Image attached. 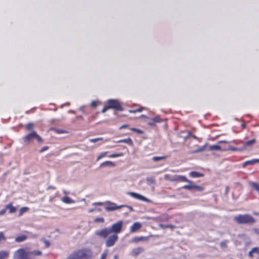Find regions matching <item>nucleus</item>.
<instances>
[{
  "mask_svg": "<svg viewBox=\"0 0 259 259\" xmlns=\"http://www.w3.org/2000/svg\"><path fill=\"white\" fill-rule=\"evenodd\" d=\"M189 175L191 177L194 178L201 177L203 176V174L198 172H197V171H191L189 173Z\"/></svg>",
  "mask_w": 259,
  "mask_h": 259,
  "instance_id": "nucleus-22",
  "label": "nucleus"
},
{
  "mask_svg": "<svg viewBox=\"0 0 259 259\" xmlns=\"http://www.w3.org/2000/svg\"><path fill=\"white\" fill-rule=\"evenodd\" d=\"M10 256V252L8 250L0 251V259H8Z\"/></svg>",
  "mask_w": 259,
  "mask_h": 259,
  "instance_id": "nucleus-17",
  "label": "nucleus"
},
{
  "mask_svg": "<svg viewBox=\"0 0 259 259\" xmlns=\"http://www.w3.org/2000/svg\"><path fill=\"white\" fill-rule=\"evenodd\" d=\"M33 126V124L32 123H28L25 125V127L27 130H30Z\"/></svg>",
  "mask_w": 259,
  "mask_h": 259,
  "instance_id": "nucleus-34",
  "label": "nucleus"
},
{
  "mask_svg": "<svg viewBox=\"0 0 259 259\" xmlns=\"http://www.w3.org/2000/svg\"><path fill=\"white\" fill-rule=\"evenodd\" d=\"M250 185L252 188L259 193V183L252 182Z\"/></svg>",
  "mask_w": 259,
  "mask_h": 259,
  "instance_id": "nucleus-26",
  "label": "nucleus"
},
{
  "mask_svg": "<svg viewBox=\"0 0 259 259\" xmlns=\"http://www.w3.org/2000/svg\"><path fill=\"white\" fill-rule=\"evenodd\" d=\"M167 158L166 156H154L152 158V160L154 161H158L161 160L165 159Z\"/></svg>",
  "mask_w": 259,
  "mask_h": 259,
  "instance_id": "nucleus-25",
  "label": "nucleus"
},
{
  "mask_svg": "<svg viewBox=\"0 0 259 259\" xmlns=\"http://www.w3.org/2000/svg\"><path fill=\"white\" fill-rule=\"evenodd\" d=\"M94 222L96 223H104L105 219L103 218H97L95 220Z\"/></svg>",
  "mask_w": 259,
  "mask_h": 259,
  "instance_id": "nucleus-33",
  "label": "nucleus"
},
{
  "mask_svg": "<svg viewBox=\"0 0 259 259\" xmlns=\"http://www.w3.org/2000/svg\"><path fill=\"white\" fill-rule=\"evenodd\" d=\"M148 240V237H135L131 240V242L133 243H138L142 241H147Z\"/></svg>",
  "mask_w": 259,
  "mask_h": 259,
  "instance_id": "nucleus-11",
  "label": "nucleus"
},
{
  "mask_svg": "<svg viewBox=\"0 0 259 259\" xmlns=\"http://www.w3.org/2000/svg\"><path fill=\"white\" fill-rule=\"evenodd\" d=\"M220 142H221V143H222V142L226 143V141H221Z\"/></svg>",
  "mask_w": 259,
  "mask_h": 259,
  "instance_id": "nucleus-59",
  "label": "nucleus"
},
{
  "mask_svg": "<svg viewBox=\"0 0 259 259\" xmlns=\"http://www.w3.org/2000/svg\"><path fill=\"white\" fill-rule=\"evenodd\" d=\"M145 108L144 107H141L139 108H137L135 110H129L130 113H136V112H140L142 111L144 109H145Z\"/></svg>",
  "mask_w": 259,
  "mask_h": 259,
  "instance_id": "nucleus-27",
  "label": "nucleus"
},
{
  "mask_svg": "<svg viewBox=\"0 0 259 259\" xmlns=\"http://www.w3.org/2000/svg\"><path fill=\"white\" fill-rule=\"evenodd\" d=\"M128 127V124H123L120 127H119V129L120 130H121V129H123V128H127Z\"/></svg>",
  "mask_w": 259,
  "mask_h": 259,
  "instance_id": "nucleus-50",
  "label": "nucleus"
},
{
  "mask_svg": "<svg viewBox=\"0 0 259 259\" xmlns=\"http://www.w3.org/2000/svg\"><path fill=\"white\" fill-rule=\"evenodd\" d=\"M190 185H187L184 186L182 188L186 190H191L192 189H195L198 191H202L204 190V188L202 186L193 185L192 184H190Z\"/></svg>",
  "mask_w": 259,
  "mask_h": 259,
  "instance_id": "nucleus-9",
  "label": "nucleus"
},
{
  "mask_svg": "<svg viewBox=\"0 0 259 259\" xmlns=\"http://www.w3.org/2000/svg\"><path fill=\"white\" fill-rule=\"evenodd\" d=\"M106 206L105 209L107 211H113L122 208L124 206L117 205L116 203L107 201L105 203Z\"/></svg>",
  "mask_w": 259,
  "mask_h": 259,
  "instance_id": "nucleus-7",
  "label": "nucleus"
},
{
  "mask_svg": "<svg viewBox=\"0 0 259 259\" xmlns=\"http://www.w3.org/2000/svg\"><path fill=\"white\" fill-rule=\"evenodd\" d=\"M5 206L6 209L9 210V212L10 213H14L17 211V208L13 205V203L12 202L6 205Z\"/></svg>",
  "mask_w": 259,
  "mask_h": 259,
  "instance_id": "nucleus-15",
  "label": "nucleus"
},
{
  "mask_svg": "<svg viewBox=\"0 0 259 259\" xmlns=\"http://www.w3.org/2000/svg\"><path fill=\"white\" fill-rule=\"evenodd\" d=\"M207 143H206L203 146H200L197 149L192 151V153H197L203 152L207 149Z\"/></svg>",
  "mask_w": 259,
  "mask_h": 259,
  "instance_id": "nucleus-19",
  "label": "nucleus"
},
{
  "mask_svg": "<svg viewBox=\"0 0 259 259\" xmlns=\"http://www.w3.org/2000/svg\"><path fill=\"white\" fill-rule=\"evenodd\" d=\"M233 220L239 225H252L255 222V219L248 214H238L234 217Z\"/></svg>",
  "mask_w": 259,
  "mask_h": 259,
  "instance_id": "nucleus-4",
  "label": "nucleus"
},
{
  "mask_svg": "<svg viewBox=\"0 0 259 259\" xmlns=\"http://www.w3.org/2000/svg\"><path fill=\"white\" fill-rule=\"evenodd\" d=\"M123 222L119 221L113 224L111 228H105L95 232V235L101 238L107 239L105 245L107 247L114 246L118 241V234L120 233L122 230Z\"/></svg>",
  "mask_w": 259,
  "mask_h": 259,
  "instance_id": "nucleus-1",
  "label": "nucleus"
},
{
  "mask_svg": "<svg viewBox=\"0 0 259 259\" xmlns=\"http://www.w3.org/2000/svg\"><path fill=\"white\" fill-rule=\"evenodd\" d=\"M254 142H255L254 139H251L250 140L247 141L245 143V145L246 146H250V145H252V144H253Z\"/></svg>",
  "mask_w": 259,
  "mask_h": 259,
  "instance_id": "nucleus-39",
  "label": "nucleus"
},
{
  "mask_svg": "<svg viewBox=\"0 0 259 259\" xmlns=\"http://www.w3.org/2000/svg\"><path fill=\"white\" fill-rule=\"evenodd\" d=\"M128 194L130 195L131 196H132V197L135 198L137 199H139V200H142V201L147 200V199L145 197H144L143 196H142L139 194H138V193H136L135 192H129L128 193Z\"/></svg>",
  "mask_w": 259,
  "mask_h": 259,
  "instance_id": "nucleus-14",
  "label": "nucleus"
},
{
  "mask_svg": "<svg viewBox=\"0 0 259 259\" xmlns=\"http://www.w3.org/2000/svg\"><path fill=\"white\" fill-rule=\"evenodd\" d=\"M6 240V238L4 235V234L3 232H0V243L2 241H5Z\"/></svg>",
  "mask_w": 259,
  "mask_h": 259,
  "instance_id": "nucleus-35",
  "label": "nucleus"
},
{
  "mask_svg": "<svg viewBox=\"0 0 259 259\" xmlns=\"http://www.w3.org/2000/svg\"><path fill=\"white\" fill-rule=\"evenodd\" d=\"M152 120L154 122H160L161 121V119L159 116H155L152 118Z\"/></svg>",
  "mask_w": 259,
  "mask_h": 259,
  "instance_id": "nucleus-36",
  "label": "nucleus"
},
{
  "mask_svg": "<svg viewBox=\"0 0 259 259\" xmlns=\"http://www.w3.org/2000/svg\"><path fill=\"white\" fill-rule=\"evenodd\" d=\"M93 251L90 248L83 247L73 251L66 259H93Z\"/></svg>",
  "mask_w": 259,
  "mask_h": 259,
  "instance_id": "nucleus-3",
  "label": "nucleus"
},
{
  "mask_svg": "<svg viewBox=\"0 0 259 259\" xmlns=\"http://www.w3.org/2000/svg\"><path fill=\"white\" fill-rule=\"evenodd\" d=\"M174 182L181 181L183 182H187L189 184H192V181L189 180L187 179L185 176H178L176 178L171 180Z\"/></svg>",
  "mask_w": 259,
  "mask_h": 259,
  "instance_id": "nucleus-12",
  "label": "nucleus"
},
{
  "mask_svg": "<svg viewBox=\"0 0 259 259\" xmlns=\"http://www.w3.org/2000/svg\"><path fill=\"white\" fill-rule=\"evenodd\" d=\"M225 245V244L224 243H223V242L221 243V245L223 246V245Z\"/></svg>",
  "mask_w": 259,
  "mask_h": 259,
  "instance_id": "nucleus-57",
  "label": "nucleus"
},
{
  "mask_svg": "<svg viewBox=\"0 0 259 259\" xmlns=\"http://www.w3.org/2000/svg\"><path fill=\"white\" fill-rule=\"evenodd\" d=\"M28 210V208L27 207H23L21 208L19 211V216H21L24 212H26Z\"/></svg>",
  "mask_w": 259,
  "mask_h": 259,
  "instance_id": "nucleus-30",
  "label": "nucleus"
},
{
  "mask_svg": "<svg viewBox=\"0 0 259 259\" xmlns=\"http://www.w3.org/2000/svg\"><path fill=\"white\" fill-rule=\"evenodd\" d=\"M169 176L168 175H165L164 176V178H165V179H166V180H168V177H169Z\"/></svg>",
  "mask_w": 259,
  "mask_h": 259,
  "instance_id": "nucleus-54",
  "label": "nucleus"
},
{
  "mask_svg": "<svg viewBox=\"0 0 259 259\" xmlns=\"http://www.w3.org/2000/svg\"><path fill=\"white\" fill-rule=\"evenodd\" d=\"M61 201L66 204H71L73 203V201L68 196H64L61 199Z\"/></svg>",
  "mask_w": 259,
  "mask_h": 259,
  "instance_id": "nucleus-23",
  "label": "nucleus"
},
{
  "mask_svg": "<svg viewBox=\"0 0 259 259\" xmlns=\"http://www.w3.org/2000/svg\"><path fill=\"white\" fill-rule=\"evenodd\" d=\"M55 132L57 134H64L66 132L64 130L58 129V128H55Z\"/></svg>",
  "mask_w": 259,
  "mask_h": 259,
  "instance_id": "nucleus-37",
  "label": "nucleus"
},
{
  "mask_svg": "<svg viewBox=\"0 0 259 259\" xmlns=\"http://www.w3.org/2000/svg\"><path fill=\"white\" fill-rule=\"evenodd\" d=\"M56 188L52 186H49L47 188V190H54Z\"/></svg>",
  "mask_w": 259,
  "mask_h": 259,
  "instance_id": "nucleus-51",
  "label": "nucleus"
},
{
  "mask_svg": "<svg viewBox=\"0 0 259 259\" xmlns=\"http://www.w3.org/2000/svg\"><path fill=\"white\" fill-rule=\"evenodd\" d=\"M107 103L110 109H114L118 111L123 110L121 103L116 99H110L107 101Z\"/></svg>",
  "mask_w": 259,
  "mask_h": 259,
  "instance_id": "nucleus-6",
  "label": "nucleus"
},
{
  "mask_svg": "<svg viewBox=\"0 0 259 259\" xmlns=\"http://www.w3.org/2000/svg\"><path fill=\"white\" fill-rule=\"evenodd\" d=\"M130 129L131 131L136 132L139 134H144V132L143 130H140V129H138V128H134V127H131Z\"/></svg>",
  "mask_w": 259,
  "mask_h": 259,
  "instance_id": "nucleus-29",
  "label": "nucleus"
},
{
  "mask_svg": "<svg viewBox=\"0 0 259 259\" xmlns=\"http://www.w3.org/2000/svg\"><path fill=\"white\" fill-rule=\"evenodd\" d=\"M44 242L45 244V247H48L50 246V244L49 243V242L45 239L44 240Z\"/></svg>",
  "mask_w": 259,
  "mask_h": 259,
  "instance_id": "nucleus-47",
  "label": "nucleus"
},
{
  "mask_svg": "<svg viewBox=\"0 0 259 259\" xmlns=\"http://www.w3.org/2000/svg\"><path fill=\"white\" fill-rule=\"evenodd\" d=\"M49 149V147L47 146H44L39 150V153H42L44 151L47 150Z\"/></svg>",
  "mask_w": 259,
  "mask_h": 259,
  "instance_id": "nucleus-41",
  "label": "nucleus"
},
{
  "mask_svg": "<svg viewBox=\"0 0 259 259\" xmlns=\"http://www.w3.org/2000/svg\"><path fill=\"white\" fill-rule=\"evenodd\" d=\"M121 206H124L123 207H127L131 211H133L134 210L133 208L131 206L127 205H121Z\"/></svg>",
  "mask_w": 259,
  "mask_h": 259,
  "instance_id": "nucleus-46",
  "label": "nucleus"
},
{
  "mask_svg": "<svg viewBox=\"0 0 259 259\" xmlns=\"http://www.w3.org/2000/svg\"><path fill=\"white\" fill-rule=\"evenodd\" d=\"M94 211V209H91L89 210V212H93Z\"/></svg>",
  "mask_w": 259,
  "mask_h": 259,
  "instance_id": "nucleus-56",
  "label": "nucleus"
},
{
  "mask_svg": "<svg viewBox=\"0 0 259 259\" xmlns=\"http://www.w3.org/2000/svg\"><path fill=\"white\" fill-rule=\"evenodd\" d=\"M7 211V209H6V206H5V208L0 210V215H4Z\"/></svg>",
  "mask_w": 259,
  "mask_h": 259,
  "instance_id": "nucleus-43",
  "label": "nucleus"
},
{
  "mask_svg": "<svg viewBox=\"0 0 259 259\" xmlns=\"http://www.w3.org/2000/svg\"><path fill=\"white\" fill-rule=\"evenodd\" d=\"M229 186H226V188H225V193H226V194H228V192H229Z\"/></svg>",
  "mask_w": 259,
  "mask_h": 259,
  "instance_id": "nucleus-53",
  "label": "nucleus"
},
{
  "mask_svg": "<svg viewBox=\"0 0 259 259\" xmlns=\"http://www.w3.org/2000/svg\"><path fill=\"white\" fill-rule=\"evenodd\" d=\"M189 136L192 137L194 139H196L197 138L196 136L192 135L191 133H189Z\"/></svg>",
  "mask_w": 259,
  "mask_h": 259,
  "instance_id": "nucleus-52",
  "label": "nucleus"
},
{
  "mask_svg": "<svg viewBox=\"0 0 259 259\" xmlns=\"http://www.w3.org/2000/svg\"><path fill=\"white\" fill-rule=\"evenodd\" d=\"M42 254L41 251H29L28 248H21L16 250L13 254V259H34L35 256Z\"/></svg>",
  "mask_w": 259,
  "mask_h": 259,
  "instance_id": "nucleus-2",
  "label": "nucleus"
},
{
  "mask_svg": "<svg viewBox=\"0 0 259 259\" xmlns=\"http://www.w3.org/2000/svg\"><path fill=\"white\" fill-rule=\"evenodd\" d=\"M227 150H231L232 151H236L237 149L235 147H230L229 149H226Z\"/></svg>",
  "mask_w": 259,
  "mask_h": 259,
  "instance_id": "nucleus-48",
  "label": "nucleus"
},
{
  "mask_svg": "<svg viewBox=\"0 0 259 259\" xmlns=\"http://www.w3.org/2000/svg\"><path fill=\"white\" fill-rule=\"evenodd\" d=\"M105 204V203L103 202H95L93 203L94 205H99V206H102Z\"/></svg>",
  "mask_w": 259,
  "mask_h": 259,
  "instance_id": "nucleus-49",
  "label": "nucleus"
},
{
  "mask_svg": "<svg viewBox=\"0 0 259 259\" xmlns=\"http://www.w3.org/2000/svg\"><path fill=\"white\" fill-rule=\"evenodd\" d=\"M252 231L255 234L259 236V228H254Z\"/></svg>",
  "mask_w": 259,
  "mask_h": 259,
  "instance_id": "nucleus-45",
  "label": "nucleus"
},
{
  "mask_svg": "<svg viewBox=\"0 0 259 259\" xmlns=\"http://www.w3.org/2000/svg\"><path fill=\"white\" fill-rule=\"evenodd\" d=\"M163 228L164 229H167V228L174 229L175 228V226L172 225H166L164 226Z\"/></svg>",
  "mask_w": 259,
  "mask_h": 259,
  "instance_id": "nucleus-44",
  "label": "nucleus"
},
{
  "mask_svg": "<svg viewBox=\"0 0 259 259\" xmlns=\"http://www.w3.org/2000/svg\"><path fill=\"white\" fill-rule=\"evenodd\" d=\"M253 253H257L259 255L258 247H254L252 248L251 250L248 252V255L249 257H252Z\"/></svg>",
  "mask_w": 259,
  "mask_h": 259,
  "instance_id": "nucleus-21",
  "label": "nucleus"
},
{
  "mask_svg": "<svg viewBox=\"0 0 259 259\" xmlns=\"http://www.w3.org/2000/svg\"><path fill=\"white\" fill-rule=\"evenodd\" d=\"M102 140H103V138H97L90 139V142L96 143L99 141Z\"/></svg>",
  "mask_w": 259,
  "mask_h": 259,
  "instance_id": "nucleus-38",
  "label": "nucleus"
},
{
  "mask_svg": "<svg viewBox=\"0 0 259 259\" xmlns=\"http://www.w3.org/2000/svg\"><path fill=\"white\" fill-rule=\"evenodd\" d=\"M108 252L109 251L107 249L104 250L103 252H102L101 254L100 259H106L108 254Z\"/></svg>",
  "mask_w": 259,
  "mask_h": 259,
  "instance_id": "nucleus-28",
  "label": "nucleus"
},
{
  "mask_svg": "<svg viewBox=\"0 0 259 259\" xmlns=\"http://www.w3.org/2000/svg\"><path fill=\"white\" fill-rule=\"evenodd\" d=\"M259 162V159H251L245 161L243 164V166H245L247 165H253L255 163Z\"/></svg>",
  "mask_w": 259,
  "mask_h": 259,
  "instance_id": "nucleus-20",
  "label": "nucleus"
},
{
  "mask_svg": "<svg viewBox=\"0 0 259 259\" xmlns=\"http://www.w3.org/2000/svg\"><path fill=\"white\" fill-rule=\"evenodd\" d=\"M144 248L142 247H138L132 249L131 251V254L132 256H138L140 253L144 252Z\"/></svg>",
  "mask_w": 259,
  "mask_h": 259,
  "instance_id": "nucleus-10",
  "label": "nucleus"
},
{
  "mask_svg": "<svg viewBox=\"0 0 259 259\" xmlns=\"http://www.w3.org/2000/svg\"><path fill=\"white\" fill-rule=\"evenodd\" d=\"M114 259H118V256L117 255H115L114 257Z\"/></svg>",
  "mask_w": 259,
  "mask_h": 259,
  "instance_id": "nucleus-55",
  "label": "nucleus"
},
{
  "mask_svg": "<svg viewBox=\"0 0 259 259\" xmlns=\"http://www.w3.org/2000/svg\"><path fill=\"white\" fill-rule=\"evenodd\" d=\"M142 228V224L139 222L135 223L130 228V232L135 233L137 232Z\"/></svg>",
  "mask_w": 259,
  "mask_h": 259,
  "instance_id": "nucleus-13",
  "label": "nucleus"
},
{
  "mask_svg": "<svg viewBox=\"0 0 259 259\" xmlns=\"http://www.w3.org/2000/svg\"><path fill=\"white\" fill-rule=\"evenodd\" d=\"M149 124L150 125H153V124L151 123H149Z\"/></svg>",
  "mask_w": 259,
  "mask_h": 259,
  "instance_id": "nucleus-60",
  "label": "nucleus"
},
{
  "mask_svg": "<svg viewBox=\"0 0 259 259\" xmlns=\"http://www.w3.org/2000/svg\"><path fill=\"white\" fill-rule=\"evenodd\" d=\"M141 117H146V116H145V115H142L141 116Z\"/></svg>",
  "mask_w": 259,
  "mask_h": 259,
  "instance_id": "nucleus-58",
  "label": "nucleus"
},
{
  "mask_svg": "<svg viewBox=\"0 0 259 259\" xmlns=\"http://www.w3.org/2000/svg\"><path fill=\"white\" fill-rule=\"evenodd\" d=\"M34 138L39 143L42 142V138L37 135L35 131L31 132L28 135L24 137L23 140L24 143L28 144Z\"/></svg>",
  "mask_w": 259,
  "mask_h": 259,
  "instance_id": "nucleus-5",
  "label": "nucleus"
},
{
  "mask_svg": "<svg viewBox=\"0 0 259 259\" xmlns=\"http://www.w3.org/2000/svg\"><path fill=\"white\" fill-rule=\"evenodd\" d=\"M27 231L18 234L15 237L14 241L16 243H19L25 241L28 239Z\"/></svg>",
  "mask_w": 259,
  "mask_h": 259,
  "instance_id": "nucleus-8",
  "label": "nucleus"
},
{
  "mask_svg": "<svg viewBox=\"0 0 259 259\" xmlns=\"http://www.w3.org/2000/svg\"><path fill=\"white\" fill-rule=\"evenodd\" d=\"M110 109V108L109 106L108 105H106L102 109V113H105L107 110H108V109Z\"/></svg>",
  "mask_w": 259,
  "mask_h": 259,
  "instance_id": "nucleus-42",
  "label": "nucleus"
},
{
  "mask_svg": "<svg viewBox=\"0 0 259 259\" xmlns=\"http://www.w3.org/2000/svg\"><path fill=\"white\" fill-rule=\"evenodd\" d=\"M108 153V152H104L102 153H101L97 157V161L100 160L102 158L106 156L107 154Z\"/></svg>",
  "mask_w": 259,
  "mask_h": 259,
  "instance_id": "nucleus-32",
  "label": "nucleus"
},
{
  "mask_svg": "<svg viewBox=\"0 0 259 259\" xmlns=\"http://www.w3.org/2000/svg\"><path fill=\"white\" fill-rule=\"evenodd\" d=\"M208 150L210 151H213V150H222V151H226V148H223L222 149L220 146L218 145H213L209 146L208 149Z\"/></svg>",
  "mask_w": 259,
  "mask_h": 259,
  "instance_id": "nucleus-18",
  "label": "nucleus"
},
{
  "mask_svg": "<svg viewBox=\"0 0 259 259\" xmlns=\"http://www.w3.org/2000/svg\"><path fill=\"white\" fill-rule=\"evenodd\" d=\"M123 155V153H114V154L109 155L108 157L110 158H115V157L122 156Z\"/></svg>",
  "mask_w": 259,
  "mask_h": 259,
  "instance_id": "nucleus-31",
  "label": "nucleus"
},
{
  "mask_svg": "<svg viewBox=\"0 0 259 259\" xmlns=\"http://www.w3.org/2000/svg\"><path fill=\"white\" fill-rule=\"evenodd\" d=\"M114 165H115V164L112 161H105V162L102 163L100 164V167H105V166H113Z\"/></svg>",
  "mask_w": 259,
  "mask_h": 259,
  "instance_id": "nucleus-24",
  "label": "nucleus"
},
{
  "mask_svg": "<svg viewBox=\"0 0 259 259\" xmlns=\"http://www.w3.org/2000/svg\"><path fill=\"white\" fill-rule=\"evenodd\" d=\"M117 143H125L130 146H133L134 145L133 141L131 138L126 139H120L116 142Z\"/></svg>",
  "mask_w": 259,
  "mask_h": 259,
  "instance_id": "nucleus-16",
  "label": "nucleus"
},
{
  "mask_svg": "<svg viewBox=\"0 0 259 259\" xmlns=\"http://www.w3.org/2000/svg\"><path fill=\"white\" fill-rule=\"evenodd\" d=\"M98 105V102L97 101H93L91 102V104H90V105L92 106L93 107H96Z\"/></svg>",
  "mask_w": 259,
  "mask_h": 259,
  "instance_id": "nucleus-40",
  "label": "nucleus"
}]
</instances>
